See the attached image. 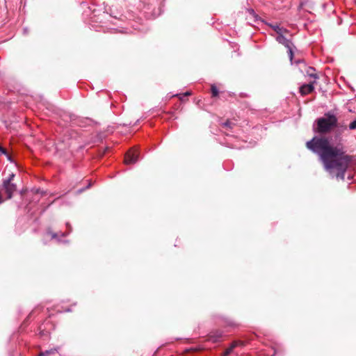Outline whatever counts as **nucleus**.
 Instances as JSON below:
<instances>
[{"label":"nucleus","instance_id":"nucleus-1","mask_svg":"<svg viewBox=\"0 0 356 356\" xmlns=\"http://www.w3.org/2000/svg\"><path fill=\"white\" fill-rule=\"evenodd\" d=\"M306 147L320 157L325 168L330 174L336 173L338 179H344L345 172L353 157L346 154L342 143L332 145L327 138L315 136L307 142Z\"/></svg>","mask_w":356,"mask_h":356},{"label":"nucleus","instance_id":"nucleus-2","mask_svg":"<svg viewBox=\"0 0 356 356\" xmlns=\"http://www.w3.org/2000/svg\"><path fill=\"white\" fill-rule=\"evenodd\" d=\"M337 122L338 119L336 115L328 112L315 121L314 130L316 133L326 134L331 132L333 129L337 127Z\"/></svg>","mask_w":356,"mask_h":356},{"label":"nucleus","instance_id":"nucleus-3","mask_svg":"<svg viewBox=\"0 0 356 356\" xmlns=\"http://www.w3.org/2000/svg\"><path fill=\"white\" fill-rule=\"evenodd\" d=\"M139 158V150L138 147H133L129 149L124 156V163L126 164H133L138 161Z\"/></svg>","mask_w":356,"mask_h":356},{"label":"nucleus","instance_id":"nucleus-4","mask_svg":"<svg viewBox=\"0 0 356 356\" xmlns=\"http://www.w3.org/2000/svg\"><path fill=\"white\" fill-rule=\"evenodd\" d=\"M310 76L314 79V81H311L308 84H304L300 87V92L302 95H306L311 93L314 89V83H316V80L318 78L316 74H310Z\"/></svg>","mask_w":356,"mask_h":356},{"label":"nucleus","instance_id":"nucleus-5","mask_svg":"<svg viewBox=\"0 0 356 356\" xmlns=\"http://www.w3.org/2000/svg\"><path fill=\"white\" fill-rule=\"evenodd\" d=\"M2 189L7 195V199H10L13 197L14 192L17 190L16 184L10 183L9 180H3L2 184Z\"/></svg>","mask_w":356,"mask_h":356},{"label":"nucleus","instance_id":"nucleus-6","mask_svg":"<svg viewBox=\"0 0 356 356\" xmlns=\"http://www.w3.org/2000/svg\"><path fill=\"white\" fill-rule=\"evenodd\" d=\"M276 40L284 45L286 47H287L289 49V51H290V54L291 55H292V51L291 49V41L289 40H288L285 36H284V34H281L280 35H277L276 37Z\"/></svg>","mask_w":356,"mask_h":356},{"label":"nucleus","instance_id":"nucleus-7","mask_svg":"<svg viewBox=\"0 0 356 356\" xmlns=\"http://www.w3.org/2000/svg\"><path fill=\"white\" fill-rule=\"evenodd\" d=\"M222 338V333L220 331L211 333L208 337V340L212 343H216Z\"/></svg>","mask_w":356,"mask_h":356},{"label":"nucleus","instance_id":"nucleus-8","mask_svg":"<svg viewBox=\"0 0 356 356\" xmlns=\"http://www.w3.org/2000/svg\"><path fill=\"white\" fill-rule=\"evenodd\" d=\"M241 345H243V343L241 341H236L232 342L230 346L228 348H227L226 350L224 352L222 356H228L232 353L234 348Z\"/></svg>","mask_w":356,"mask_h":356},{"label":"nucleus","instance_id":"nucleus-9","mask_svg":"<svg viewBox=\"0 0 356 356\" xmlns=\"http://www.w3.org/2000/svg\"><path fill=\"white\" fill-rule=\"evenodd\" d=\"M270 26L276 32L277 35L289 33L286 29L281 27L279 25H271Z\"/></svg>","mask_w":356,"mask_h":356},{"label":"nucleus","instance_id":"nucleus-10","mask_svg":"<svg viewBox=\"0 0 356 356\" xmlns=\"http://www.w3.org/2000/svg\"><path fill=\"white\" fill-rule=\"evenodd\" d=\"M211 93L213 97H216L218 95V90L215 86H211Z\"/></svg>","mask_w":356,"mask_h":356},{"label":"nucleus","instance_id":"nucleus-11","mask_svg":"<svg viewBox=\"0 0 356 356\" xmlns=\"http://www.w3.org/2000/svg\"><path fill=\"white\" fill-rule=\"evenodd\" d=\"M55 350H46L45 352H42L39 354L38 356H48L49 355L54 353Z\"/></svg>","mask_w":356,"mask_h":356},{"label":"nucleus","instance_id":"nucleus-12","mask_svg":"<svg viewBox=\"0 0 356 356\" xmlns=\"http://www.w3.org/2000/svg\"><path fill=\"white\" fill-rule=\"evenodd\" d=\"M349 129L350 130H353V129H356V120H355L354 121H353L350 124H349Z\"/></svg>","mask_w":356,"mask_h":356},{"label":"nucleus","instance_id":"nucleus-13","mask_svg":"<svg viewBox=\"0 0 356 356\" xmlns=\"http://www.w3.org/2000/svg\"><path fill=\"white\" fill-rule=\"evenodd\" d=\"M15 176V175L13 172H12L9 175V177H8V179H6L5 180H9V182L12 183V181L13 180Z\"/></svg>","mask_w":356,"mask_h":356},{"label":"nucleus","instance_id":"nucleus-14","mask_svg":"<svg viewBox=\"0 0 356 356\" xmlns=\"http://www.w3.org/2000/svg\"><path fill=\"white\" fill-rule=\"evenodd\" d=\"M231 124L232 123L230 122L227 121L225 123H224V126L225 127H231Z\"/></svg>","mask_w":356,"mask_h":356},{"label":"nucleus","instance_id":"nucleus-15","mask_svg":"<svg viewBox=\"0 0 356 356\" xmlns=\"http://www.w3.org/2000/svg\"><path fill=\"white\" fill-rule=\"evenodd\" d=\"M0 152L2 154H6V150L3 147H0Z\"/></svg>","mask_w":356,"mask_h":356},{"label":"nucleus","instance_id":"nucleus-16","mask_svg":"<svg viewBox=\"0 0 356 356\" xmlns=\"http://www.w3.org/2000/svg\"><path fill=\"white\" fill-rule=\"evenodd\" d=\"M56 235L55 234H52V238H56Z\"/></svg>","mask_w":356,"mask_h":356},{"label":"nucleus","instance_id":"nucleus-17","mask_svg":"<svg viewBox=\"0 0 356 356\" xmlns=\"http://www.w3.org/2000/svg\"><path fill=\"white\" fill-rule=\"evenodd\" d=\"M190 95V92H187L186 93V95Z\"/></svg>","mask_w":356,"mask_h":356}]
</instances>
